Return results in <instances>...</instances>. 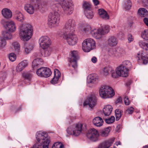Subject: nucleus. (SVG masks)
<instances>
[{
    "mask_svg": "<svg viewBox=\"0 0 148 148\" xmlns=\"http://www.w3.org/2000/svg\"><path fill=\"white\" fill-rule=\"evenodd\" d=\"M39 42L42 48L49 47L51 44L50 38L47 36L41 37L39 40Z\"/></svg>",
    "mask_w": 148,
    "mask_h": 148,
    "instance_id": "nucleus-12",
    "label": "nucleus"
},
{
    "mask_svg": "<svg viewBox=\"0 0 148 148\" xmlns=\"http://www.w3.org/2000/svg\"><path fill=\"white\" fill-rule=\"evenodd\" d=\"M22 106H20L15 111V113H16L18 112L19 111H20L22 109Z\"/></svg>",
    "mask_w": 148,
    "mask_h": 148,
    "instance_id": "nucleus-64",
    "label": "nucleus"
},
{
    "mask_svg": "<svg viewBox=\"0 0 148 148\" xmlns=\"http://www.w3.org/2000/svg\"><path fill=\"white\" fill-rule=\"evenodd\" d=\"M25 50V52L27 54L29 53V52L32 49L33 47L31 45H25V46L24 47Z\"/></svg>",
    "mask_w": 148,
    "mask_h": 148,
    "instance_id": "nucleus-44",
    "label": "nucleus"
},
{
    "mask_svg": "<svg viewBox=\"0 0 148 148\" xmlns=\"http://www.w3.org/2000/svg\"><path fill=\"white\" fill-rule=\"evenodd\" d=\"M16 20L22 23L24 20V16L21 12L19 13L15 17Z\"/></svg>",
    "mask_w": 148,
    "mask_h": 148,
    "instance_id": "nucleus-34",
    "label": "nucleus"
},
{
    "mask_svg": "<svg viewBox=\"0 0 148 148\" xmlns=\"http://www.w3.org/2000/svg\"><path fill=\"white\" fill-rule=\"evenodd\" d=\"M3 16L5 18H10L12 16V13L11 11L8 8L3 9L1 11Z\"/></svg>",
    "mask_w": 148,
    "mask_h": 148,
    "instance_id": "nucleus-21",
    "label": "nucleus"
},
{
    "mask_svg": "<svg viewBox=\"0 0 148 148\" xmlns=\"http://www.w3.org/2000/svg\"><path fill=\"white\" fill-rule=\"evenodd\" d=\"M92 122L95 126L97 127H100L103 125V121L101 117L97 116L93 119Z\"/></svg>",
    "mask_w": 148,
    "mask_h": 148,
    "instance_id": "nucleus-22",
    "label": "nucleus"
},
{
    "mask_svg": "<svg viewBox=\"0 0 148 148\" xmlns=\"http://www.w3.org/2000/svg\"><path fill=\"white\" fill-rule=\"evenodd\" d=\"M99 94L103 98L106 99L111 97L114 95V92L113 89L108 86H102L99 90Z\"/></svg>",
    "mask_w": 148,
    "mask_h": 148,
    "instance_id": "nucleus-5",
    "label": "nucleus"
},
{
    "mask_svg": "<svg viewBox=\"0 0 148 148\" xmlns=\"http://www.w3.org/2000/svg\"><path fill=\"white\" fill-rule=\"evenodd\" d=\"M97 102L96 97L92 95L90 97L87 98L83 105L84 106L88 105L91 108L94 107L96 105Z\"/></svg>",
    "mask_w": 148,
    "mask_h": 148,
    "instance_id": "nucleus-13",
    "label": "nucleus"
},
{
    "mask_svg": "<svg viewBox=\"0 0 148 148\" xmlns=\"http://www.w3.org/2000/svg\"><path fill=\"white\" fill-rule=\"evenodd\" d=\"M132 6V3L130 0H126L124 3V7L126 10H128L130 9Z\"/></svg>",
    "mask_w": 148,
    "mask_h": 148,
    "instance_id": "nucleus-41",
    "label": "nucleus"
},
{
    "mask_svg": "<svg viewBox=\"0 0 148 148\" xmlns=\"http://www.w3.org/2000/svg\"><path fill=\"white\" fill-rule=\"evenodd\" d=\"M64 145L61 143L56 142L54 143L52 146V148H64Z\"/></svg>",
    "mask_w": 148,
    "mask_h": 148,
    "instance_id": "nucleus-48",
    "label": "nucleus"
},
{
    "mask_svg": "<svg viewBox=\"0 0 148 148\" xmlns=\"http://www.w3.org/2000/svg\"><path fill=\"white\" fill-rule=\"evenodd\" d=\"M123 99L124 101V103L126 105H128L130 103V101H129L128 97L125 96L123 98Z\"/></svg>",
    "mask_w": 148,
    "mask_h": 148,
    "instance_id": "nucleus-52",
    "label": "nucleus"
},
{
    "mask_svg": "<svg viewBox=\"0 0 148 148\" xmlns=\"http://www.w3.org/2000/svg\"><path fill=\"white\" fill-rule=\"evenodd\" d=\"M22 76L24 79L29 81L31 80L32 77V75L31 73L27 72L24 73L22 75Z\"/></svg>",
    "mask_w": 148,
    "mask_h": 148,
    "instance_id": "nucleus-39",
    "label": "nucleus"
},
{
    "mask_svg": "<svg viewBox=\"0 0 148 148\" xmlns=\"http://www.w3.org/2000/svg\"><path fill=\"white\" fill-rule=\"evenodd\" d=\"M112 68L109 67H106L102 69V73L104 76H108L109 73V71L110 72L112 70Z\"/></svg>",
    "mask_w": 148,
    "mask_h": 148,
    "instance_id": "nucleus-36",
    "label": "nucleus"
},
{
    "mask_svg": "<svg viewBox=\"0 0 148 148\" xmlns=\"http://www.w3.org/2000/svg\"><path fill=\"white\" fill-rule=\"evenodd\" d=\"M27 62L26 60H23L17 66L16 70L19 72L22 71L27 65Z\"/></svg>",
    "mask_w": 148,
    "mask_h": 148,
    "instance_id": "nucleus-20",
    "label": "nucleus"
},
{
    "mask_svg": "<svg viewBox=\"0 0 148 148\" xmlns=\"http://www.w3.org/2000/svg\"><path fill=\"white\" fill-rule=\"evenodd\" d=\"M106 11L103 9H100L98 10V13L100 16L102 15H103V14H105V13H106Z\"/></svg>",
    "mask_w": 148,
    "mask_h": 148,
    "instance_id": "nucleus-56",
    "label": "nucleus"
},
{
    "mask_svg": "<svg viewBox=\"0 0 148 148\" xmlns=\"http://www.w3.org/2000/svg\"><path fill=\"white\" fill-rule=\"evenodd\" d=\"M95 47V41L91 38H87L84 40L82 44V48L86 52H88Z\"/></svg>",
    "mask_w": 148,
    "mask_h": 148,
    "instance_id": "nucleus-8",
    "label": "nucleus"
},
{
    "mask_svg": "<svg viewBox=\"0 0 148 148\" xmlns=\"http://www.w3.org/2000/svg\"><path fill=\"white\" fill-rule=\"evenodd\" d=\"M122 102V98L121 97H119L115 101V103L116 104L118 103H121Z\"/></svg>",
    "mask_w": 148,
    "mask_h": 148,
    "instance_id": "nucleus-59",
    "label": "nucleus"
},
{
    "mask_svg": "<svg viewBox=\"0 0 148 148\" xmlns=\"http://www.w3.org/2000/svg\"><path fill=\"white\" fill-rule=\"evenodd\" d=\"M139 46L142 49L146 50H148V43L140 41L138 42Z\"/></svg>",
    "mask_w": 148,
    "mask_h": 148,
    "instance_id": "nucleus-37",
    "label": "nucleus"
},
{
    "mask_svg": "<svg viewBox=\"0 0 148 148\" xmlns=\"http://www.w3.org/2000/svg\"><path fill=\"white\" fill-rule=\"evenodd\" d=\"M110 72L111 74V76L113 78H115L117 77L118 75H117L116 73V71H115L112 69V70Z\"/></svg>",
    "mask_w": 148,
    "mask_h": 148,
    "instance_id": "nucleus-51",
    "label": "nucleus"
},
{
    "mask_svg": "<svg viewBox=\"0 0 148 148\" xmlns=\"http://www.w3.org/2000/svg\"><path fill=\"white\" fill-rule=\"evenodd\" d=\"M127 38L129 42H130L134 40V38L133 36L131 34H128Z\"/></svg>",
    "mask_w": 148,
    "mask_h": 148,
    "instance_id": "nucleus-54",
    "label": "nucleus"
},
{
    "mask_svg": "<svg viewBox=\"0 0 148 148\" xmlns=\"http://www.w3.org/2000/svg\"><path fill=\"white\" fill-rule=\"evenodd\" d=\"M112 109V108L111 105H108L105 106L103 110V112L105 115H110L111 113Z\"/></svg>",
    "mask_w": 148,
    "mask_h": 148,
    "instance_id": "nucleus-24",
    "label": "nucleus"
},
{
    "mask_svg": "<svg viewBox=\"0 0 148 148\" xmlns=\"http://www.w3.org/2000/svg\"><path fill=\"white\" fill-rule=\"evenodd\" d=\"M121 65H123L125 67L127 70H128L129 69L131 68L132 66L131 63L128 60L123 61Z\"/></svg>",
    "mask_w": 148,
    "mask_h": 148,
    "instance_id": "nucleus-40",
    "label": "nucleus"
},
{
    "mask_svg": "<svg viewBox=\"0 0 148 148\" xmlns=\"http://www.w3.org/2000/svg\"><path fill=\"white\" fill-rule=\"evenodd\" d=\"M45 138L44 137H41V138L39 137L40 140V141H38V143H37L36 144H35L33 146V147L31 148H42V143L41 142L42 140V138Z\"/></svg>",
    "mask_w": 148,
    "mask_h": 148,
    "instance_id": "nucleus-43",
    "label": "nucleus"
},
{
    "mask_svg": "<svg viewBox=\"0 0 148 148\" xmlns=\"http://www.w3.org/2000/svg\"><path fill=\"white\" fill-rule=\"evenodd\" d=\"M79 59L78 52L76 51H74L71 52V57L69 59L70 62L69 66L72 67L73 70L76 71L77 68V61Z\"/></svg>",
    "mask_w": 148,
    "mask_h": 148,
    "instance_id": "nucleus-9",
    "label": "nucleus"
},
{
    "mask_svg": "<svg viewBox=\"0 0 148 148\" xmlns=\"http://www.w3.org/2000/svg\"><path fill=\"white\" fill-rule=\"evenodd\" d=\"M111 129L110 127H108L101 130L99 133V136L102 137H105L108 136Z\"/></svg>",
    "mask_w": 148,
    "mask_h": 148,
    "instance_id": "nucleus-25",
    "label": "nucleus"
},
{
    "mask_svg": "<svg viewBox=\"0 0 148 148\" xmlns=\"http://www.w3.org/2000/svg\"><path fill=\"white\" fill-rule=\"evenodd\" d=\"M115 138H112L103 141L107 148L110 147L114 141Z\"/></svg>",
    "mask_w": 148,
    "mask_h": 148,
    "instance_id": "nucleus-35",
    "label": "nucleus"
},
{
    "mask_svg": "<svg viewBox=\"0 0 148 148\" xmlns=\"http://www.w3.org/2000/svg\"><path fill=\"white\" fill-rule=\"evenodd\" d=\"M59 3L56 1H51L50 3L51 8L54 10L48 16V25L51 27L58 25L60 22V16L58 9V7L60 5Z\"/></svg>",
    "mask_w": 148,
    "mask_h": 148,
    "instance_id": "nucleus-2",
    "label": "nucleus"
},
{
    "mask_svg": "<svg viewBox=\"0 0 148 148\" xmlns=\"http://www.w3.org/2000/svg\"><path fill=\"white\" fill-rule=\"evenodd\" d=\"M141 37L146 40H148V30H144L141 33Z\"/></svg>",
    "mask_w": 148,
    "mask_h": 148,
    "instance_id": "nucleus-46",
    "label": "nucleus"
},
{
    "mask_svg": "<svg viewBox=\"0 0 148 148\" xmlns=\"http://www.w3.org/2000/svg\"><path fill=\"white\" fill-rule=\"evenodd\" d=\"M6 44V42L4 38L2 37H0V48H2Z\"/></svg>",
    "mask_w": 148,
    "mask_h": 148,
    "instance_id": "nucleus-47",
    "label": "nucleus"
},
{
    "mask_svg": "<svg viewBox=\"0 0 148 148\" xmlns=\"http://www.w3.org/2000/svg\"><path fill=\"white\" fill-rule=\"evenodd\" d=\"M67 133L69 135H73V131L72 130L71 128H68L66 130Z\"/></svg>",
    "mask_w": 148,
    "mask_h": 148,
    "instance_id": "nucleus-58",
    "label": "nucleus"
},
{
    "mask_svg": "<svg viewBox=\"0 0 148 148\" xmlns=\"http://www.w3.org/2000/svg\"><path fill=\"white\" fill-rule=\"evenodd\" d=\"M61 5L64 13L70 15L73 11V6L71 0H64L62 1Z\"/></svg>",
    "mask_w": 148,
    "mask_h": 148,
    "instance_id": "nucleus-7",
    "label": "nucleus"
},
{
    "mask_svg": "<svg viewBox=\"0 0 148 148\" xmlns=\"http://www.w3.org/2000/svg\"><path fill=\"white\" fill-rule=\"evenodd\" d=\"M108 54L109 56L112 57L119 56L116 50L115 49L112 48H110L108 50Z\"/></svg>",
    "mask_w": 148,
    "mask_h": 148,
    "instance_id": "nucleus-30",
    "label": "nucleus"
},
{
    "mask_svg": "<svg viewBox=\"0 0 148 148\" xmlns=\"http://www.w3.org/2000/svg\"><path fill=\"white\" fill-rule=\"evenodd\" d=\"M91 29V27L89 25L86 24L82 25L79 27V29L83 32H88Z\"/></svg>",
    "mask_w": 148,
    "mask_h": 148,
    "instance_id": "nucleus-28",
    "label": "nucleus"
},
{
    "mask_svg": "<svg viewBox=\"0 0 148 148\" xmlns=\"http://www.w3.org/2000/svg\"><path fill=\"white\" fill-rule=\"evenodd\" d=\"M95 5H97L99 4V2L98 0H92Z\"/></svg>",
    "mask_w": 148,
    "mask_h": 148,
    "instance_id": "nucleus-62",
    "label": "nucleus"
},
{
    "mask_svg": "<svg viewBox=\"0 0 148 148\" xmlns=\"http://www.w3.org/2000/svg\"><path fill=\"white\" fill-rule=\"evenodd\" d=\"M134 110V108L132 107H130L126 110V112L128 114H132Z\"/></svg>",
    "mask_w": 148,
    "mask_h": 148,
    "instance_id": "nucleus-53",
    "label": "nucleus"
},
{
    "mask_svg": "<svg viewBox=\"0 0 148 148\" xmlns=\"http://www.w3.org/2000/svg\"><path fill=\"white\" fill-rule=\"evenodd\" d=\"M36 73L39 76L48 77L51 75L52 72L49 68L42 67L37 70Z\"/></svg>",
    "mask_w": 148,
    "mask_h": 148,
    "instance_id": "nucleus-10",
    "label": "nucleus"
},
{
    "mask_svg": "<svg viewBox=\"0 0 148 148\" xmlns=\"http://www.w3.org/2000/svg\"><path fill=\"white\" fill-rule=\"evenodd\" d=\"M138 13L141 17H145L148 15V11L144 8H140L138 10Z\"/></svg>",
    "mask_w": 148,
    "mask_h": 148,
    "instance_id": "nucleus-29",
    "label": "nucleus"
},
{
    "mask_svg": "<svg viewBox=\"0 0 148 148\" xmlns=\"http://www.w3.org/2000/svg\"><path fill=\"white\" fill-rule=\"evenodd\" d=\"M143 21L145 24L148 27V18L145 17L143 18Z\"/></svg>",
    "mask_w": 148,
    "mask_h": 148,
    "instance_id": "nucleus-60",
    "label": "nucleus"
},
{
    "mask_svg": "<svg viewBox=\"0 0 148 148\" xmlns=\"http://www.w3.org/2000/svg\"><path fill=\"white\" fill-rule=\"evenodd\" d=\"M82 124H78L74 125L73 127H75L73 130V135L75 136L79 135L82 131L84 130V129L82 128Z\"/></svg>",
    "mask_w": 148,
    "mask_h": 148,
    "instance_id": "nucleus-16",
    "label": "nucleus"
},
{
    "mask_svg": "<svg viewBox=\"0 0 148 148\" xmlns=\"http://www.w3.org/2000/svg\"><path fill=\"white\" fill-rule=\"evenodd\" d=\"M25 10L29 14H32L34 12V9L33 6L29 4H26L24 6Z\"/></svg>",
    "mask_w": 148,
    "mask_h": 148,
    "instance_id": "nucleus-23",
    "label": "nucleus"
},
{
    "mask_svg": "<svg viewBox=\"0 0 148 148\" xmlns=\"http://www.w3.org/2000/svg\"><path fill=\"white\" fill-rule=\"evenodd\" d=\"M12 46L16 51L18 52L20 49V45L19 43L17 42H13L12 44Z\"/></svg>",
    "mask_w": 148,
    "mask_h": 148,
    "instance_id": "nucleus-45",
    "label": "nucleus"
},
{
    "mask_svg": "<svg viewBox=\"0 0 148 148\" xmlns=\"http://www.w3.org/2000/svg\"><path fill=\"white\" fill-rule=\"evenodd\" d=\"M10 32L6 30L5 31L2 32V35L4 38L6 40H10L12 38V35Z\"/></svg>",
    "mask_w": 148,
    "mask_h": 148,
    "instance_id": "nucleus-31",
    "label": "nucleus"
},
{
    "mask_svg": "<svg viewBox=\"0 0 148 148\" xmlns=\"http://www.w3.org/2000/svg\"><path fill=\"white\" fill-rule=\"evenodd\" d=\"M126 68L121 65L119 66L116 69V73L117 75L119 76L123 77H126L128 75V71Z\"/></svg>",
    "mask_w": 148,
    "mask_h": 148,
    "instance_id": "nucleus-14",
    "label": "nucleus"
},
{
    "mask_svg": "<svg viewBox=\"0 0 148 148\" xmlns=\"http://www.w3.org/2000/svg\"><path fill=\"white\" fill-rule=\"evenodd\" d=\"M100 16L103 19H108L109 18V16L106 11V12L105 14L102 15Z\"/></svg>",
    "mask_w": 148,
    "mask_h": 148,
    "instance_id": "nucleus-55",
    "label": "nucleus"
},
{
    "mask_svg": "<svg viewBox=\"0 0 148 148\" xmlns=\"http://www.w3.org/2000/svg\"><path fill=\"white\" fill-rule=\"evenodd\" d=\"M20 37L23 41H27L32 37L33 32V27L29 24L24 23L20 27Z\"/></svg>",
    "mask_w": 148,
    "mask_h": 148,
    "instance_id": "nucleus-3",
    "label": "nucleus"
},
{
    "mask_svg": "<svg viewBox=\"0 0 148 148\" xmlns=\"http://www.w3.org/2000/svg\"><path fill=\"white\" fill-rule=\"evenodd\" d=\"M109 30L108 25H105L98 29H94L91 31L92 36L97 39H100L103 35L108 33Z\"/></svg>",
    "mask_w": 148,
    "mask_h": 148,
    "instance_id": "nucleus-4",
    "label": "nucleus"
},
{
    "mask_svg": "<svg viewBox=\"0 0 148 148\" xmlns=\"http://www.w3.org/2000/svg\"><path fill=\"white\" fill-rule=\"evenodd\" d=\"M84 13L86 17L89 19H92L94 16V14L91 10L84 12Z\"/></svg>",
    "mask_w": 148,
    "mask_h": 148,
    "instance_id": "nucleus-42",
    "label": "nucleus"
},
{
    "mask_svg": "<svg viewBox=\"0 0 148 148\" xmlns=\"http://www.w3.org/2000/svg\"><path fill=\"white\" fill-rule=\"evenodd\" d=\"M97 148H107L103 142L100 143L98 145Z\"/></svg>",
    "mask_w": 148,
    "mask_h": 148,
    "instance_id": "nucleus-57",
    "label": "nucleus"
},
{
    "mask_svg": "<svg viewBox=\"0 0 148 148\" xmlns=\"http://www.w3.org/2000/svg\"><path fill=\"white\" fill-rule=\"evenodd\" d=\"M43 61L40 58H37L34 59L32 62V67L33 69L36 68L39 65L42 64Z\"/></svg>",
    "mask_w": 148,
    "mask_h": 148,
    "instance_id": "nucleus-27",
    "label": "nucleus"
},
{
    "mask_svg": "<svg viewBox=\"0 0 148 148\" xmlns=\"http://www.w3.org/2000/svg\"><path fill=\"white\" fill-rule=\"evenodd\" d=\"M61 74L60 71L57 69L54 70V76L51 81L52 84H56L57 83L59 78L60 77Z\"/></svg>",
    "mask_w": 148,
    "mask_h": 148,
    "instance_id": "nucleus-18",
    "label": "nucleus"
},
{
    "mask_svg": "<svg viewBox=\"0 0 148 148\" xmlns=\"http://www.w3.org/2000/svg\"><path fill=\"white\" fill-rule=\"evenodd\" d=\"M3 25L4 28L9 32H13L16 30L15 24L13 21L6 22Z\"/></svg>",
    "mask_w": 148,
    "mask_h": 148,
    "instance_id": "nucleus-15",
    "label": "nucleus"
},
{
    "mask_svg": "<svg viewBox=\"0 0 148 148\" xmlns=\"http://www.w3.org/2000/svg\"><path fill=\"white\" fill-rule=\"evenodd\" d=\"M137 55L139 59L141 58L142 60L143 64H146L148 63V54L143 51H141L138 53Z\"/></svg>",
    "mask_w": 148,
    "mask_h": 148,
    "instance_id": "nucleus-17",
    "label": "nucleus"
},
{
    "mask_svg": "<svg viewBox=\"0 0 148 148\" xmlns=\"http://www.w3.org/2000/svg\"><path fill=\"white\" fill-rule=\"evenodd\" d=\"M75 25V20L69 19L66 22L62 32H60L58 35L59 36L66 39L68 44L71 46L75 45L77 40V38L74 33Z\"/></svg>",
    "mask_w": 148,
    "mask_h": 148,
    "instance_id": "nucleus-1",
    "label": "nucleus"
},
{
    "mask_svg": "<svg viewBox=\"0 0 148 148\" xmlns=\"http://www.w3.org/2000/svg\"><path fill=\"white\" fill-rule=\"evenodd\" d=\"M115 116L116 121H118L121 116V113L123 111L121 110L117 109L115 110Z\"/></svg>",
    "mask_w": 148,
    "mask_h": 148,
    "instance_id": "nucleus-38",
    "label": "nucleus"
},
{
    "mask_svg": "<svg viewBox=\"0 0 148 148\" xmlns=\"http://www.w3.org/2000/svg\"><path fill=\"white\" fill-rule=\"evenodd\" d=\"M36 139L37 141H40L39 137H44L42 138L41 142L42 143V146L43 148H48L49 144L50 142L49 138L48 137V134L46 132H38L36 135Z\"/></svg>",
    "mask_w": 148,
    "mask_h": 148,
    "instance_id": "nucleus-6",
    "label": "nucleus"
},
{
    "mask_svg": "<svg viewBox=\"0 0 148 148\" xmlns=\"http://www.w3.org/2000/svg\"><path fill=\"white\" fill-rule=\"evenodd\" d=\"M42 8L43 7L41 4L39 3L37 4V8L38 9L41 10Z\"/></svg>",
    "mask_w": 148,
    "mask_h": 148,
    "instance_id": "nucleus-63",
    "label": "nucleus"
},
{
    "mask_svg": "<svg viewBox=\"0 0 148 148\" xmlns=\"http://www.w3.org/2000/svg\"><path fill=\"white\" fill-rule=\"evenodd\" d=\"M91 60L92 62L94 63H96L97 62V59L96 57L93 56L91 58Z\"/></svg>",
    "mask_w": 148,
    "mask_h": 148,
    "instance_id": "nucleus-61",
    "label": "nucleus"
},
{
    "mask_svg": "<svg viewBox=\"0 0 148 148\" xmlns=\"http://www.w3.org/2000/svg\"><path fill=\"white\" fill-rule=\"evenodd\" d=\"M44 49L42 51L41 54L44 57L49 56L51 52V49L49 47L46 48H42Z\"/></svg>",
    "mask_w": 148,
    "mask_h": 148,
    "instance_id": "nucleus-32",
    "label": "nucleus"
},
{
    "mask_svg": "<svg viewBox=\"0 0 148 148\" xmlns=\"http://www.w3.org/2000/svg\"><path fill=\"white\" fill-rule=\"evenodd\" d=\"M16 57L14 53H10L9 56V58L10 61L13 62L16 59Z\"/></svg>",
    "mask_w": 148,
    "mask_h": 148,
    "instance_id": "nucleus-50",
    "label": "nucleus"
},
{
    "mask_svg": "<svg viewBox=\"0 0 148 148\" xmlns=\"http://www.w3.org/2000/svg\"><path fill=\"white\" fill-rule=\"evenodd\" d=\"M107 44L110 46H115L117 43L118 41L116 38L114 36L110 37L107 40Z\"/></svg>",
    "mask_w": 148,
    "mask_h": 148,
    "instance_id": "nucleus-19",
    "label": "nucleus"
},
{
    "mask_svg": "<svg viewBox=\"0 0 148 148\" xmlns=\"http://www.w3.org/2000/svg\"><path fill=\"white\" fill-rule=\"evenodd\" d=\"M115 118L113 116H112L110 118L105 119L106 122L108 124L112 123L114 121Z\"/></svg>",
    "mask_w": 148,
    "mask_h": 148,
    "instance_id": "nucleus-49",
    "label": "nucleus"
},
{
    "mask_svg": "<svg viewBox=\"0 0 148 148\" xmlns=\"http://www.w3.org/2000/svg\"><path fill=\"white\" fill-rule=\"evenodd\" d=\"M98 81V77L97 76L95 75H91L90 76V79L88 80L89 83H95L97 82Z\"/></svg>",
    "mask_w": 148,
    "mask_h": 148,
    "instance_id": "nucleus-33",
    "label": "nucleus"
},
{
    "mask_svg": "<svg viewBox=\"0 0 148 148\" xmlns=\"http://www.w3.org/2000/svg\"><path fill=\"white\" fill-rule=\"evenodd\" d=\"M82 8L85 12L91 10L92 5L89 2L84 1L82 4Z\"/></svg>",
    "mask_w": 148,
    "mask_h": 148,
    "instance_id": "nucleus-26",
    "label": "nucleus"
},
{
    "mask_svg": "<svg viewBox=\"0 0 148 148\" xmlns=\"http://www.w3.org/2000/svg\"><path fill=\"white\" fill-rule=\"evenodd\" d=\"M86 136L90 140L93 141H96L98 140L99 134L97 130L92 128L88 130Z\"/></svg>",
    "mask_w": 148,
    "mask_h": 148,
    "instance_id": "nucleus-11",
    "label": "nucleus"
}]
</instances>
